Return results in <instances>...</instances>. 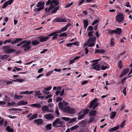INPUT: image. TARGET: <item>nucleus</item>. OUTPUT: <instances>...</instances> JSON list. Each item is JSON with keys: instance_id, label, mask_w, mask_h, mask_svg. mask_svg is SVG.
Here are the masks:
<instances>
[{"instance_id": "1", "label": "nucleus", "mask_w": 132, "mask_h": 132, "mask_svg": "<svg viewBox=\"0 0 132 132\" xmlns=\"http://www.w3.org/2000/svg\"><path fill=\"white\" fill-rule=\"evenodd\" d=\"M59 3V2L56 1V0H52V1L51 0H48L46 3V4L47 6L50 5V6L48 9L47 8L45 9L46 13L49 12L51 10L54 8L55 6H58Z\"/></svg>"}, {"instance_id": "2", "label": "nucleus", "mask_w": 132, "mask_h": 132, "mask_svg": "<svg viewBox=\"0 0 132 132\" xmlns=\"http://www.w3.org/2000/svg\"><path fill=\"white\" fill-rule=\"evenodd\" d=\"M97 100V99L95 98L92 100L90 102V105L88 106L89 108H92V109L93 110L95 109L99 105V103L98 102H96Z\"/></svg>"}, {"instance_id": "3", "label": "nucleus", "mask_w": 132, "mask_h": 132, "mask_svg": "<svg viewBox=\"0 0 132 132\" xmlns=\"http://www.w3.org/2000/svg\"><path fill=\"white\" fill-rule=\"evenodd\" d=\"M97 100V99L95 98L92 100L90 102V105L88 106L89 108H92V109L93 110L95 109L99 105V103L98 102H96Z\"/></svg>"}, {"instance_id": "4", "label": "nucleus", "mask_w": 132, "mask_h": 132, "mask_svg": "<svg viewBox=\"0 0 132 132\" xmlns=\"http://www.w3.org/2000/svg\"><path fill=\"white\" fill-rule=\"evenodd\" d=\"M2 49L3 50V52L6 54H10L15 52L16 50L15 49L11 48L10 46H3Z\"/></svg>"}, {"instance_id": "5", "label": "nucleus", "mask_w": 132, "mask_h": 132, "mask_svg": "<svg viewBox=\"0 0 132 132\" xmlns=\"http://www.w3.org/2000/svg\"><path fill=\"white\" fill-rule=\"evenodd\" d=\"M45 4V3L44 2H39L36 5L37 8H36L34 10V12H38L42 10L44 8Z\"/></svg>"}, {"instance_id": "6", "label": "nucleus", "mask_w": 132, "mask_h": 132, "mask_svg": "<svg viewBox=\"0 0 132 132\" xmlns=\"http://www.w3.org/2000/svg\"><path fill=\"white\" fill-rule=\"evenodd\" d=\"M63 111L67 113L73 114L76 113L75 110L74 108H71L69 106H67L63 110Z\"/></svg>"}, {"instance_id": "7", "label": "nucleus", "mask_w": 132, "mask_h": 132, "mask_svg": "<svg viewBox=\"0 0 132 132\" xmlns=\"http://www.w3.org/2000/svg\"><path fill=\"white\" fill-rule=\"evenodd\" d=\"M31 43V42L30 41L26 40V42L24 43L21 47H24V51H27L29 50L31 48V47L29 46Z\"/></svg>"}, {"instance_id": "8", "label": "nucleus", "mask_w": 132, "mask_h": 132, "mask_svg": "<svg viewBox=\"0 0 132 132\" xmlns=\"http://www.w3.org/2000/svg\"><path fill=\"white\" fill-rule=\"evenodd\" d=\"M96 40V37H90L88 40V43H89L87 47H92L95 45V42Z\"/></svg>"}, {"instance_id": "9", "label": "nucleus", "mask_w": 132, "mask_h": 132, "mask_svg": "<svg viewBox=\"0 0 132 132\" xmlns=\"http://www.w3.org/2000/svg\"><path fill=\"white\" fill-rule=\"evenodd\" d=\"M124 15L122 13H119L117 15L116 21L119 23L121 22L124 20Z\"/></svg>"}, {"instance_id": "10", "label": "nucleus", "mask_w": 132, "mask_h": 132, "mask_svg": "<svg viewBox=\"0 0 132 132\" xmlns=\"http://www.w3.org/2000/svg\"><path fill=\"white\" fill-rule=\"evenodd\" d=\"M108 32L111 35L113 34L114 33L119 35L121 32V29L120 28H117L116 30L108 31Z\"/></svg>"}, {"instance_id": "11", "label": "nucleus", "mask_w": 132, "mask_h": 132, "mask_svg": "<svg viewBox=\"0 0 132 132\" xmlns=\"http://www.w3.org/2000/svg\"><path fill=\"white\" fill-rule=\"evenodd\" d=\"M50 36H49V35H48L46 37H44L43 36H42L38 37L37 39H39V41L40 42H44L47 40Z\"/></svg>"}, {"instance_id": "12", "label": "nucleus", "mask_w": 132, "mask_h": 132, "mask_svg": "<svg viewBox=\"0 0 132 132\" xmlns=\"http://www.w3.org/2000/svg\"><path fill=\"white\" fill-rule=\"evenodd\" d=\"M92 66L93 68H90V69H95L97 71H98L100 70V65L98 64V63H93L92 64Z\"/></svg>"}, {"instance_id": "13", "label": "nucleus", "mask_w": 132, "mask_h": 132, "mask_svg": "<svg viewBox=\"0 0 132 132\" xmlns=\"http://www.w3.org/2000/svg\"><path fill=\"white\" fill-rule=\"evenodd\" d=\"M45 118L48 120H53L54 118V116L51 114H46L44 116Z\"/></svg>"}, {"instance_id": "14", "label": "nucleus", "mask_w": 132, "mask_h": 132, "mask_svg": "<svg viewBox=\"0 0 132 132\" xmlns=\"http://www.w3.org/2000/svg\"><path fill=\"white\" fill-rule=\"evenodd\" d=\"M129 71V69L128 68L126 69L123 70L122 73L120 75V78L122 77L125 75L127 74Z\"/></svg>"}, {"instance_id": "15", "label": "nucleus", "mask_w": 132, "mask_h": 132, "mask_svg": "<svg viewBox=\"0 0 132 132\" xmlns=\"http://www.w3.org/2000/svg\"><path fill=\"white\" fill-rule=\"evenodd\" d=\"M22 38H18L16 39L15 40H13L11 43L12 44H14L16 43H18L19 42L22 41Z\"/></svg>"}, {"instance_id": "16", "label": "nucleus", "mask_w": 132, "mask_h": 132, "mask_svg": "<svg viewBox=\"0 0 132 132\" xmlns=\"http://www.w3.org/2000/svg\"><path fill=\"white\" fill-rule=\"evenodd\" d=\"M97 112L95 110H91L89 112V115L91 116H95L96 113Z\"/></svg>"}, {"instance_id": "17", "label": "nucleus", "mask_w": 132, "mask_h": 132, "mask_svg": "<svg viewBox=\"0 0 132 132\" xmlns=\"http://www.w3.org/2000/svg\"><path fill=\"white\" fill-rule=\"evenodd\" d=\"M35 122L37 123L38 125H40L43 123V120L41 119H38L34 120Z\"/></svg>"}, {"instance_id": "18", "label": "nucleus", "mask_w": 132, "mask_h": 132, "mask_svg": "<svg viewBox=\"0 0 132 132\" xmlns=\"http://www.w3.org/2000/svg\"><path fill=\"white\" fill-rule=\"evenodd\" d=\"M119 125H118L112 128L111 129H110L109 130V131L110 132H112L114 131H116L118 129H119Z\"/></svg>"}, {"instance_id": "19", "label": "nucleus", "mask_w": 132, "mask_h": 132, "mask_svg": "<svg viewBox=\"0 0 132 132\" xmlns=\"http://www.w3.org/2000/svg\"><path fill=\"white\" fill-rule=\"evenodd\" d=\"M28 103L27 101H21L18 103V105L20 106L21 105H26Z\"/></svg>"}, {"instance_id": "20", "label": "nucleus", "mask_w": 132, "mask_h": 132, "mask_svg": "<svg viewBox=\"0 0 132 132\" xmlns=\"http://www.w3.org/2000/svg\"><path fill=\"white\" fill-rule=\"evenodd\" d=\"M42 111L43 112H47L49 110V108L46 105H44L42 107Z\"/></svg>"}, {"instance_id": "21", "label": "nucleus", "mask_w": 132, "mask_h": 132, "mask_svg": "<svg viewBox=\"0 0 132 132\" xmlns=\"http://www.w3.org/2000/svg\"><path fill=\"white\" fill-rule=\"evenodd\" d=\"M105 51L104 50H99L98 49H96L95 53H103L105 52Z\"/></svg>"}, {"instance_id": "22", "label": "nucleus", "mask_w": 132, "mask_h": 132, "mask_svg": "<svg viewBox=\"0 0 132 132\" xmlns=\"http://www.w3.org/2000/svg\"><path fill=\"white\" fill-rule=\"evenodd\" d=\"M116 114V111L112 112L110 114V119H113L115 117Z\"/></svg>"}, {"instance_id": "23", "label": "nucleus", "mask_w": 132, "mask_h": 132, "mask_svg": "<svg viewBox=\"0 0 132 132\" xmlns=\"http://www.w3.org/2000/svg\"><path fill=\"white\" fill-rule=\"evenodd\" d=\"M55 21L57 22H66L67 21L66 19L60 18L56 19Z\"/></svg>"}, {"instance_id": "24", "label": "nucleus", "mask_w": 132, "mask_h": 132, "mask_svg": "<svg viewBox=\"0 0 132 132\" xmlns=\"http://www.w3.org/2000/svg\"><path fill=\"white\" fill-rule=\"evenodd\" d=\"M62 32L61 30V29L60 30H58L57 31H55L52 33H51L49 35V36H53L54 34H57V33H60Z\"/></svg>"}, {"instance_id": "25", "label": "nucleus", "mask_w": 132, "mask_h": 132, "mask_svg": "<svg viewBox=\"0 0 132 132\" xmlns=\"http://www.w3.org/2000/svg\"><path fill=\"white\" fill-rule=\"evenodd\" d=\"M59 118H57L52 123V125L53 127H55L57 125V124H58Z\"/></svg>"}, {"instance_id": "26", "label": "nucleus", "mask_w": 132, "mask_h": 132, "mask_svg": "<svg viewBox=\"0 0 132 132\" xmlns=\"http://www.w3.org/2000/svg\"><path fill=\"white\" fill-rule=\"evenodd\" d=\"M5 130L9 132H14V129L12 128H10L9 126L7 127Z\"/></svg>"}, {"instance_id": "27", "label": "nucleus", "mask_w": 132, "mask_h": 132, "mask_svg": "<svg viewBox=\"0 0 132 132\" xmlns=\"http://www.w3.org/2000/svg\"><path fill=\"white\" fill-rule=\"evenodd\" d=\"M37 116L38 115L37 114H35L30 117L29 120H31L34 119L36 118H37Z\"/></svg>"}, {"instance_id": "28", "label": "nucleus", "mask_w": 132, "mask_h": 132, "mask_svg": "<svg viewBox=\"0 0 132 132\" xmlns=\"http://www.w3.org/2000/svg\"><path fill=\"white\" fill-rule=\"evenodd\" d=\"M108 64L106 63L104 64V65H102L101 67V69L102 70H104L108 68L107 65Z\"/></svg>"}, {"instance_id": "29", "label": "nucleus", "mask_w": 132, "mask_h": 132, "mask_svg": "<svg viewBox=\"0 0 132 132\" xmlns=\"http://www.w3.org/2000/svg\"><path fill=\"white\" fill-rule=\"evenodd\" d=\"M12 80L15 82H22L24 80L22 79L16 78L15 80Z\"/></svg>"}, {"instance_id": "30", "label": "nucleus", "mask_w": 132, "mask_h": 132, "mask_svg": "<svg viewBox=\"0 0 132 132\" xmlns=\"http://www.w3.org/2000/svg\"><path fill=\"white\" fill-rule=\"evenodd\" d=\"M52 125L51 124H49L46 125L45 126L46 129L47 130H50L52 129Z\"/></svg>"}, {"instance_id": "31", "label": "nucleus", "mask_w": 132, "mask_h": 132, "mask_svg": "<svg viewBox=\"0 0 132 132\" xmlns=\"http://www.w3.org/2000/svg\"><path fill=\"white\" fill-rule=\"evenodd\" d=\"M9 56V55H2L0 57V59H1L4 60L5 59L7 58Z\"/></svg>"}, {"instance_id": "32", "label": "nucleus", "mask_w": 132, "mask_h": 132, "mask_svg": "<svg viewBox=\"0 0 132 132\" xmlns=\"http://www.w3.org/2000/svg\"><path fill=\"white\" fill-rule=\"evenodd\" d=\"M39 43V42L37 40L33 41L32 42V44L34 46H35Z\"/></svg>"}, {"instance_id": "33", "label": "nucleus", "mask_w": 132, "mask_h": 132, "mask_svg": "<svg viewBox=\"0 0 132 132\" xmlns=\"http://www.w3.org/2000/svg\"><path fill=\"white\" fill-rule=\"evenodd\" d=\"M58 104L59 105V108L61 110L62 109L63 107V105L62 103L60 102Z\"/></svg>"}, {"instance_id": "34", "label": "nucleus", "mask_w": 132, "mask_h": 132, "mask_svg": "<svg viewBox=\"0 0 132 132\" xmlns=\"http://www.w3.org/2000/svg\"><path fill=\"white\" fill-rule=\"evenodd\" d=\"M132 76L131 75L130 76H128V77H127V78L126 77H125L123 79H122L121 81V84H123L125 82V80L127 78H129Z\"/></svg>"}, {"instance_id": "35", "label": "nucleus", "mask_w": 132, "mask_h": 132, "mask_svg": "<svg viewBox=\"0 0 132 132\" xmlns=\"http://www.w3.org/2000/svg\"><path fill=\"white\" fill-rule=\"evenodd\" d=\"M78 127V126L75 125L71 127L70 128V129L71 130H73L77 129Z\"/></svg>"}, {"instance_id": "36", "label": "nucleus", "mask_w": 132, "mask_h": 132, "mask_svg": "<svg viewBox=\"0 0 132 132\" xmlns=\"http://www.w3.org/2000/svg\"><path fill=\"white\" fill-rule=\"evenodd\" d=\"M85 116V114H82L81 115H80L78 117V119L79 120H80L82 119Z\"/></svg>"}, {"instance_id": "37", "label": "nucleus", "mask_w": 132, "mask_h": 132, "mask_svg": "<svg viewBox=\"0 0 132 132\" xmlns=\"http://www.w3.org/2000/svg\"><path fill=\"white\" fill-rule=\"evenodd\" d=\"M89 111V110L87 108L83 111V113L85 115V114L88 113Z\"/></svg>"}, {"instance_id": "38", "label": "nucleus", "mask_w": 132, "mask_h": 132, "mask_svg": "<svg viewBox=\"0 0 132 132\" xmlns=\"http://www.w3.org/2000/svg\"><path fill=\"white\" fill-rule=\"evenodd\" d=\"M59 9V6L56 7L55 9H53L51 12L52 13H55L56 11Z\"/></svg>"}, {"instance_id": "39", "label": "nucleus", "mask_w": 132, "mask_h": 132, "mask_svg": "<svg viewBox=\"0 0 132 132\" xmlns=\"http://www.w3.org/2000/svg\"><path fill=\"white\" fill-rule=\"evenodd\" d=\"M62 120L65 121H68L70 120V118L68 117H62Z\"/></svg>"}, {"instance_id": "40", "label": "nucleus", "mask_w": 132, "mask_h": 132, "mask_svg": "<svg viewBox=\"0 0 132 132\" xmlns=\"http://www.w3.org/2000/svg\"><path fill=\"white\" fill-rule=\"evenodd\" d=\"M84 26H88V21L87 20H84L83 21Z\"/></svg>"}, {"instance_id": "41", "label": "nucleus", "mask_w": 132, "mask_h": 132, "mask_svg": "<svg viewBox=\"0 0 132 132\" xmlns=\"http://www.w3.org/2000/svg\"><path fill=\"white\" fill-rule=\"evenodd\" d=\"M76 118H74L72 119H70V120L69 121V123H72L74 122L75 121H76Z\"/></svg>"}, {"instance_id": "42", "label": "nucleus", "mask_w": 132, "mask_h": 132, "mask_svg": "<svg viewBox=\"0 0 132 132\" xmlns=\"http://www.w3.org/2000/svg\"><path fill=\"white\" fill-rule=\"evenodd\" d=\"M95 119V118L94 117H91L89 119V120L88 121V123H90L94 121Z\"/></svg>"}, {"instance_id": "43", "label": "nucleus", "mask_w": 132, "mask_h": 132, "mask_svg": "<svg viewBox=\"0 0 132 132\" xmlns=\"http://www.w3.org/2000/svg\"><path fill=\"white\" fill-rule=\"evenodd\" d=\"M93 30V28L92 26H89V27H88L87 29V30L88 31H92Z\"/></svg>"}, {"instance_id": "44", "label": "nucleus", "mask_w": 132, "mask_h": 132, "mask_svg": "<svg viewBox=\"0 0 132 132\" xmlns=\"http://www.w3.org/2000/svg\"><path fill=\"white\" fill-rule=\"evenodd\" d=\"M67 35V34L65 32H63L62 34H60L59 35V36L66 37Z\"/></svg>"}, {"instance_id": "45", "label": "nucleus", "mask_w": 132, "mask_h": 132, "mask_svg": "<svg viewBox=\"0 0 132 132\" xmlns=\"http://www.w3.org/2000/svg\"><path fill=\"white\" fill-rule=\"evenodd\" d=\"M12 40L11 39H9V40H6L4 42V44H5L7 43H10L11 42H12Z\"/></svg>"}, {"instance_id": "46", "label": "nucleus", "mask_w": 132, "mask_h": 132, "mask_svg": "<svg viewBox=\"0 0 132 132\" xmlns=\"http://www.w3.org/2000/svg\"><path fill=\"white\" fill-rule=\"evenodd\" d=\"M93 32V31L89 32L88 33V35L89 37H91L90 36H92L94 37V35L92 34Z\"/></svg>"}, {"instance_id": "47", "label": "nucleus", "mask_w": 132, "mask_h": 132, "mask_svg": "<svg viewBox=\"0 0 132 132\" xmlns=\"http://www.w3.org/2000/svg\"><path fill=\"white\" fill-rule=\"evenodd\" d=\"M26 42V40H24L17 45V46H20Z\"/></svg>"}, {"instance_id": "48", "label": "nucleus", "mask_w": 132, "mask_h": 132, "mask_svg": "<svg viewBox=\"0 0 132 132\" xmlns=\"http://www.w3.org/2000/svg\"><path fill=\"white\" fill-rule=\"evenodd\" d=\"M52 87L50 86L48 87H45L44 88V89L46 91H49L52 88Z\"/></svg>"}, {"instance_id": "49", "label": "nucleus", "mask_w": 132, "mask_h": 132, "mask_svg": "<svg viewBox=\"0 0 132 132\" xmlns=\"http://www.w3.org/2000/svg\"><path fill=\"white\" fill-rule=\"evenodd\" d=\"M99 21V20L97 19L95 20L92 23V26L94 25L95 24L97 23Z\"/></svg>"}, {"instance_id": "50", "label": "nucleus", "mask_w": 132, "mask_h": 132, "mask_svg": "<svg viewBox=\"0 0 132 132\" xmlns=\"http://www.w3.org/2000/svg\"><path fill=\"white\" fill-rule=\"evenodd\" d=\"M4 100L5 101H10V98L9 97H8L6 95H5Z\"/></svg>"}, {"instance_id": "51", "label": "nucleus", "mask_w": 132, "mask_h": 132, "mask_svg": "<svg viewBox=\"0 0 132 132\" xmlns=\"http://www.w3.org/2000/svg\"><path fill=\"white\" fill-rule=\"evenodd\" d=\"M7 5L8 4H7V3L6 2L3 4V5L2 8L3 9H5L7 6Z\"/></svg>"}, {"instance_id": "52", "label": "nucleus", "mask_w": 132, "mask_h": 132, "mask_svg": "<svg viewBox=\"0 0 132 132\" xmlns=\"http://www.w3.org/2000/svg\"><path fill=\"white\" fill-rule=\"evenodd\" d=\"M58 36V34H54L52 38V40H55L57 38V36Z\"/></svg>"}, {"instance_id": "53", "label": "nucleus", "mask_w": 132, "mask_h": 132, "mask_svg": "<svg viewBox=\"0 0 132 132\" xmlns=\"http://www.w3.org/2000/svg\"><path fill=\"white\" fill-rule=\"evenodd\" d=\"M55 113L57 115H59L60 114L57 107H56V108Z\"/></svg>"}, {"instance_id": "54", "label": "nucleus", "mask_w": 132, "mask_h": 132, "mask_svg": "<svg viewBox=\"0 0 132 132\" xmlns=\"http://www.w3.org/2000/svg\"><path fill=\"white\" fill-rule=\"evenodd\" d=\"M62 98L60 97H58L56 99V102H59L62 100Z\"/></svg>"}, {"instance_id": "55", "label": "nucleus", "mask_w": 132, "mask_h": 132, "mask_svg": "<svg viewBox=\"0 0 132 132\" xmlns=\"http://www.w3.org/2000/svg\"><path fill=\"white\" fill-rule=\"evenodd\" d=\"M13 0H9L6 2L7 3V4L10 5L13 2Z\"/></svg>"}, {"instance_id": "56", "label": "nucleus", "mask_w": 132, "mask_h": 132, "mask_svg": "<svg viewBox=\"0 0 132 132\" xmlns=\"http://www.w3.org/2000/svg\"><path fill=\"white\" fill-rule=\"evenodd\" d=\"M126 87H125L124 88L123 90V93L124 94V95L125 96L126 95Z\"/></svg>"}, {"instance_id": "57", "label": "nucleus", "mask_w": 132, "mask_h": 132, "mask_svg": "<svg viewBox=\"0 0 132 132\" xmlns=\"http://www.w3.org/2000/svg\"><path fill=\"white\" fill-rule=\"evenodd\" d=\"M64 93V89H63L61 91V92L60 93V96H62Z\"/></svg>"}, {"instance_id": "58", "label": "nucleus", "mask_w": 132, "mask_h": 132, "mask_svg": "<svg viewBox=\"0 0 132 132\" xmlns=\"http://www.w3.org/2000/svg\"><path fill=\"white\" fill-rule=\"evenodd\" d=\"M15 104V103L14 102H13L12 103H8V104L9 106H12L14 105Z\"/></svg>"}, {"instance_id": "59", "label": "nucleus", "mask_w": 132, "mask_h": 132, "mask_svg": "<svg viewBox=\"0 0 132 132\" xmlns=\"http://www.w3.org/2000/svg\"><path fill=\"white\" fill-rule=\"evenodd\" d=\"M67 29L65 26L63 27L61 29L62 32H63L66 31L67 30Z\"/></svg>"}, {"instance_id": "60", "label": "nucleus", "mask_w": 132, "mask_h": 132, "mask_svg": "<svg viewBox=\"0 0 132 132\" xmlns=\"http://www.w3.org/2000/svg\"><path fill=\"white\" fill-rule=\"evenodd\" d=\"M125 122H126V120H125L121 124V126H120L122 128L125 125Z\"/></svg>"}, {"instance_id": "61", "label": "nucleus", "mask_w": 132, "mask_h": 132, "mask_svg": "<svg viewBox=\"0 0 132 132\" xmlns=\"http://www.w3.org/2000/svg\"><path fill=\"white\" fill-rule=\"evenodd\" d=\"M63 122L60 121V119L59 118L58 124L60 125H63Z\"/></svg>"}, {"instance_id": "62", "label": "nucleus", "mask_w": 132, "mask_h": 132, "mask_svg": "<svg viewBox=\"0 0 132 132\" xmlns=\"http://www.w3.org/2000/svg\"><path fill=\"white\" fill-rule=\"evenodd\" d=\"M52 96V95L51 94L48 95L46 97L45 100H46L49 98H51Z\"/></svg>"}, {"instance_id": "63", "label": "nucleus", "mask_w": 132, "mask_h": 132, "mask_svg": "<svg viewBox=\"0 0 132 132\" xmlns=\"http://www.w3.org/2000/svg\"><path fill=\"white\" fill-rule=\"evenodd\" d=\"M28 91H27L25 92L22 91L20 92V94H28Z\"/></svg>"}, {"instance_id": "64", "label": "nucleus", "mask_w": 132, "mask_h": 132, "mask_svg": "<svg viewBox=\"0 0 132 132\" xmlns=\"http://www.w3.org/2000/svg\"><path fill=\"white\" fill-rule=\"evenodd\" d=\"M43 70L44 69L43 68H41L38 70V72L39 73H40L43 71Z\"/></svg>"}]
</instances>
